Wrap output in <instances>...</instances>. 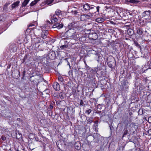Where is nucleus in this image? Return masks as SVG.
Returning <instances> with one entry per match:
<instances>
[{"label": "nucleus", "instance_id": "5", "mask_svg": "<svg viewBox=\"0 0 151 151\" xmlns=\"http://www.w3.org/2000/svg\"><path fill=\"white\" fill-rule=\"evenodd\" d=\"M12 76L15 79H17L20 77V72L18 70H14L12 72Z\"/></svg>", "mask_w": 151, "mask_h": 151}, {"label": "nucleus", "instance_id": "55", "mask_svg": "<svg viewBox=\"0 0 151 151\" xmlns=\"http://www.w3.org/2000/svg\"><path fill=\"white\" fill-rule=\"evenodd\" d=\"M26 72L25 71H24L23 73V77H24Z\"/></svg>", "mask_w": 151, "mask_h": 151}, {"label": "nucleus", "instance_id": "53", "mask_svg": "<svg viewBox=\"0 0 151 151\" xmlns=\"http://www.w3.org/2000/svg\"><path fill=\"white\" fill-rule=\"evenodd\" d=\"M100 19V18H97L96 19V21H100V22H102V20H101V19H100V20H99V19Z\"/></svg>", "mask_w": 151, "mask_h": 151}, {"label": "nucleus", "instance_id": "34", "mask_svg": "<svg viewBox=\"0 0 151 151\" xmlns=\"http://www.w3.org/2000/svg\"><path fill=\"white\" fill-rule=\"evenodd\" d=\"M146 131L145 134L146 135H148V136L151 135V129H148L147 131L146 130Z\"/></svg>", "mask_w": 151, "mask_h": 151}, {"label": "nucleus", "instance_id": "12", "mask_svg": "<svg viewBox=\"0 0 151 151\" xmlns=\"http://www.w3.org/2000/svg\"><path fill=\"white\" fill-rule=\"evenodd\" d=\"M53 87L56 91H58L60 89V85L57 82H54L53 83Z\"/></svg>", "mask_w": 151, "mask_h": 151}, {"label": "nucleus", "instance_id": "52", "mask_svg": "<svg viewBox=\"0 0 151 151\" xmlns=\"http://www.w3.org/2000/svg\"><path fill=\"white\" fill-rule=\"evenodd\" d=\"M99 8L100 7L99 6H97L96 7V8L98 12H99Z\"/></svg>", "mask_w": 151, "mask_h": 151}, {"label": "nucleus", "instance_id": "7", "mask_svg": "<svg viewBox=\"0 0 151 151\" xmlns=\"http://www.w3.org/2000/svg\"><path fill=\"white\" fill-rule=\"evenodd\" d=\"M84 62L86 65V70H87L88 72L90 71L92 72L95 73L98 70H100V69H98V68H95L94 69H93L87 66L85 61Z\"/></svg>", "mask_w": 151, "mask_h": 151}, {"label": "nucleus", "instance_id": "25", "mask_svg": "<svg viewBox=\"0 0 151 151\" xmlns=\"http://www.w3.org/2000/svg\"><path fill=\"white\" fill-rule=\"evenodd\" d=\"M150 11H146L144 12L143 13V15L144 17H145L146 16L149 15L150 14Z\"/></svg>", "mask_w": 151, "mask_h": 151}, {"label": "nucleus", "instance_id": "46", "mask_svg": "<svg viewBox=\"0 0 151 151\" xmlns=\"http://www.w3.org/2000/svg\"><path fill=\"white\" fill-rule=\"evenodd\" d=\"M58 80L61 82H62L64 81L63 79V78L61 76L59 77L58 78Z\"/></svg>", "mask_w": 151, "mask_h": 151}, {"label": "nucleus", "instance_id": "17", "mask_svg": "<svg viewBox=\"0 0 151 151\" xmlns=\"http://www.w3.org/2000/svg\"><path fill=\"white\" fill-rule=\"evenodd\" d=\"M96 50H91L88 51V52L89 54H94L96 55V54L98 53V52L97 51V50L96 49Z\"/></svg>", "mask_w": 151, "mask_h": 151}, {"label": "nucleus", "instance_id": "44", "mask_svg": "<svg viewBox=\"0 0 151 151\" xmlns=\"http://www.w3.org/2000/svg\"><path fill=\"white\" fill-rule=\"evenodd\" d=\"M95 6H93V5H91V7L90 6V10H91V9H94L95 11L96 10V9L95 8Z\"/></svg>", "mask_w": 151, "mask_h": 151}, {"label": "nucleus", "instance_id": "8", "mask_svg": "<svg viewBox=\"0 0 151 151\" xmlns=\"http://www.w3.org/2000/svg\"><path fill=\"white\" fill-rule=\"evenodd\" d=\"M48 56L50 59L53 60L54 59L55 57V52L53 51L49 52L48 54Z\"/></svg>", "mask_w": 151, "mask_h": 151}, {"label": "nucleus", "instance_id": "60", "mask_svg": "<svg viewBox=\"0 0 151 151\" xmlns=\"http://www.w3.org/2000/svg\"><path fill=\"white\" fill-rule=\"evenodd\" d=\"M65 109V108H64V109H63V111H64Z\"/></svg>", "mask_w": 151, "mask_h": 151}, {"label": "nucleus", "instance_id": "37", "mask_svg": "<svg viewBox=\"0 0 151 151\" xmlns=\"http://www.w3.org/2000/svg\"><path fill=\"white\" fill-rule=\"evenodd\" d=\"M37 39H38L39 40H38V41H37L36 42V43H35L36 47V46H37V44L38 43L41 42H42V41H43V40H41V38H37Z\"/></svg>", "mask_w": 151, "mask_h": 151}, {"label": "nucleus", "instance_id": "22", "mask_svg": "<svg viewBox=\"0 0 151 151\" xmlns=\"http://www.w3.org/2000/svg\"><path fill=\"white\" fill-rule=\"evenodd\" d=\"M127 32L129 36H132L134 33V31L132 29L129 28L127 30Z\"/></svg>", "mask_w": 151, "mask_h": 151}, {"label": "nucleus", "instance_id": "64", "mask_svg": "<svg viewBox=\"0 0 151 151\" xmlns=\"http://www.w3.org/2000/svg\"><path fill=\"white\" fill-rule=\"evenodd\" d=\"M10 67V66L9 67H8V68H9Z\"/></svg>", "mask_w": 151, "mask_h": 151}, {"label": "nucleus", "instance_id": "2", "mask_svg": "<svg viewBox=\"0 0 151 151\" xmlns=\"http://www.w3.org/2000/svg\"><path fill=\"white\" fill-rule=\"evenodd\" d=\"M88 37L91 40H95L98 38V36L96 33L94 31H91L89 34Z\"/></svg>", "mask_w": 151, "mask_h": 151}, {"label": "nucleus", "instance_id": "38", "mask_svg": "<svg viewBox=\"0 0 151 151\" xmlns=\"http://www.w3.org/2000/svg\"><path fill=\"white\" fill-rule=\"evenodd\" d=\"M54 0H47L46 2V3L47 5H49L51 4Z\"/></svg>", "mask_w": 151, "mask_h": 151}, {"label": "nucleus", "instance_id": "35", "mask_svg": "<svg viewBox=\"0 0 151 151\" xmlns=\"http://www.w3.org/2000/svg\"><path fill=\"white\" fill-rule=\"evenodd\" d=\"M65 95L62 93H60L59 94V97L61 99H64Z\"/></svg>", "mask_w": 151, "mask_h": 151}, {"label": "nucleus", "instance_id": "56", "mask_svg": "<svg viewBox=\"0 0 151 151\" xmlns=\"http://www.w3.org/2000/svg\"><path fill=\"white\" fill-rule=\"evenodd\" d=\"M17 151H24L23 149H21L20 150H19V149H17Z\"/></svg>", "mask_w": 151, "mask_h": 151}, {"label": "nucleus", "instance_id": "21", "mask_svg": "<svg viewBox=\"0 0 151 151\" xmlns=\"http://www.w3.org/2000/svg\"><path fill=\"white\" fill-rule=\"evenodd\" d=\"M19 3V1H17L16 2H14L12 5V8L13 9L17 6Z\"/></svg>", "mask_w": 151, "mask_h": 151}, {"label": "nucleus", "instance_id": "9", "mask_svg": "<svg viewBox=\"0 0 151 151\" xmlns=\"http://www.w3.org/2000/svg\"><path fill=\"white\" fill-rule=\"evenodd\" d=\"M48 34V31L46 30H43L41 33V36L43 39H45L47 38Z\"/></svg>", "mask_w": 151, "mask_h": 151}, {"label": "nucleus", "instance_id": "29", "mask_svg": "<svg viewBox=\"0 0 151 151\" xmlns=\"http://www.w3.org/2000/svg\"><path fill=\"white\" fill-rule=\"evenodd\" d=\"M27 56L26 55H25V56L24 57L23 59H22L21 62L22 63H26L27 62Z\"/></svg>", "mask_w": 151, "mask_h": 151}, {"label": "nucleus", "instance_id": "41", "mask_svg": "<svg viewBox=\"0 0 151 151\" xmlns=\"http://www.w3.org/2000/svg\"><path fill=\"white\" fill-rule=\"evenodd\" d=\"M65 60L66 61V63L67 65H69V66L70 68V67H70V63H69V62L68 61V58H65Z\"/></svg>", "mask_w": 151, "mask_h": 151}, {"label": "nucleus", "instance_id": "43", "mask_svg": "<svg viewBox=\"0 0 151 151\" xmlns=\"http://www.w3.org/2000/svg\"><path fill=\"white\" fill-rule=\"evenodd\" d=\"M128 133V131L126 130H125L123 134V135L122 137H124L125 135H126Z\"/></svg>", "mask_w": 151, "mask_h": 151}, {"label": "nucleus", "instance_id": "51", "mask_svg": "<svg viewBox=\"0 0 151 151\" xmlns=\"http://www.w3.org/2000/svg\"><path fill=\"white\" fill-rule=\"evenodd\" d=\"M148 121L149 123H151V116H150L148 118Z\"/></svg>", "mask_w": 151, "mask_h": 151}, {"label": "nucleus", "instance_id": "26", "mask_svg": "<svg viewBox=\"0 0 151 151\" xmlns=\"http://www.w3.org/2000/svg\"><path fill=\"white\" fill-rule=\"evenodd\" d=\"M87 122L88 124H91L93 122V118L92 117H90L87 118Z\"/></svg>", "mask_w": 151, "mask_h": 151}, {"label": "nucleus", "instance_id": "36", "mask_svg": "<svg viewBox=\"0 0 151 151\" xmlns=\"http://www.w3.org/2000/svg\"><path fill=\"white\" fill-rule=\"evenodd\" d=\"M60 36L61 38L64 39L66 38L65 32V33H62L60 34Z\"/></svg>", "mask_w": 151, "mask_h": 151}, {"label": "nucleus", "instance_id": "45", "mask_svg": "<svg viewBox=\"0 0 151 151\" xmlns=\"http://www.w3.org/2000/svg\"><path fill=\"white\" fill-rule=\"evenodd\" d=\"M96 55V56L97 57H98V59H97V60L99 62V60L100 59V58H101V56L100 55H99V54L98 53Z\"/></svg>", "mask_w": 151, "mask_h": 151}, {"label": "nucleus", "instance_id": "33", "mask_svg": "<svg viewBox=\"0 0 151 151\" xmlns=\"http://www.w3.org/2000/svg\"><path fill=\"white\" fill-rule=\"evenodd\" d=\"M112 124H113V123L112 122L111 124H109V128H110V129L111 133L112 131H114V128L112 125Z\"/></svg>", "mask_w": 151, "mask_h": 151}, {"label": "nucleus", "instance_id": "40", "mask_svg": "<svg viewBox=\"0 0 151 151\" xmlns=\"http://www.w3.org/2000/svg\"><path fill=\"white\" fill-rule=\"evenodd\" d=\"M80 106H85V104H84V102L82 100H81L80 103Z\"/></svg>", "mask_w": 151, "mask_h": 151}, {"label": "nucleus", "instance_id": "6", "mask_svg": "<svg viewBox=\"0 0 151 151\" xmlns=\"http://www.w3.org/2000/svg\"><path fill=\"white\" fill-rule=\"evenodd\" d=\"M56 104L58 106L60 107V109H61V107L65 106L66 103L64 100L58 101L56 102Z\"/></svg>", "mask_w": 151, "mask_h": 151}, {"label": "nucleus", "instance_id": "23", "mask_svg": "<svg viewBox=\"0 0 151 151\" xmlns=\"http://www.w3.org/2000/svg\"><path fill=\"white\" fill-rule=\"evenodd\" d=\"M107 62L108 65L109 67L110 68H112L113 66V64L114 63V62H113L112 63V62L111 61H110L109 59V58H108L107 59Z\"/></svg>", "mask_w": 151, "mask_h": 151}, {"label": "nucleus", "instance_id": "31", "mask_svg": "<svg viewBox=\"0 0 151 151\" xmlns=\"http://www.w3.org/2000/svg\"><path fill=\"white\" fill-rule=\"evenodd\" d=\"M17 49L16 47H12L11 49L10 48V52H15L17 51Z\"/></svg>", "mask_w": 151, "mask_h": 151}, {"label": "nucleus", "instance_id": "20", "mask_svg": "<svg viewBox=\"0 0 151 151\" xmlns=\"http://www.w3.org/2000/svg\"><path fill=\"white\" fill-rule=\"evenodd\" d=\"M125 1L128 3H131L134 4H137L139 2V1L136 0H126Z\"/></svg>", "mask_w": 151, "mask_h": 151}, {"label": "nucleus", "instance_id": "49", "mask_svg": "<svg viewBox=\"0 0 151 151\" xmlns=\"http://www.w3.org/2000/svg\"><path fill=\"white\" fill-rule=\"evenodd\" d=\"M53 107L52 105L51 104H50L49 106V107L48 108V109L49 110H51L53 109Z\"/></svg>", "mask_w": 151, "mask_h": 151}, {"label": "nucleus", "instance_id": "57", "mask_svg": "<svg viewBox=\"0 0 151 151\" xmlns=\"http://www.w3.org/2000/svg\"><path fill=\"white\" fill-rule=\"evenodd\" d=\"M34 25L33 24H30L29 25L28 27H32V26H34Z\"/></svg>", "mask_w": 151, "mask_h": 151}, {"label": "nucleus", "instance_id": "10", "mask_svg": "<svg viewBox=\"0 0 151 151\" xmlns=\"http://www.w3.org/2000/svg\"><path fill=\"white\" fill-rule=\"evenodd\" d=\"M79 35L77 34V33L75 32L74 30V33L72 34V36L71 37L70 39H73L75 40H80V38H79Z\"/></svg>", "mask_w": 151, "mask_h": 151}, {"label": "nucleus", "instance_id": "54", "mask_svg": "<svg viewBox=\"0 0 151 151\" xmlns=\"http://www.w3.org/2000/svg\"><path fill=\"white\" fill-rule=\"evenodd\" d=\"M129 114L130 115V116L129 117H131V118H132V116L131 115L132 114V112H129Z\"/></svg>", "mask_w": 151, "mask_h": 151}, {"label": "nucleus", "instance_id": "18", "mask_svg": "<svg viewBox=\"0 0 151 151\" xmlns=\"http://www.w3.org/2000/svg\"><path fill=\"white\" fill-rule=\"evenodd\" d=\"M81 144L79 142H76L74 144L75 148L77 150H79L80 149Z\"/></svg>", "mask_w": 151, "mask_h": 151}, {"label": "nucleus", "instance_id": "47", "mask_svg": "<svg viewBox=\"0 0 151 151\" xmlns=\"http://www.w3.org/2000/svg\"><path fill=\"white\" fill-rule=\"evenodd\" d=\"M1 139L3 141H5L6 139V137L4 135H2Z\"/></svg>", "mask_w": 151, "mask_h": 151}, {"label": "nucleus", "instance_id": "1", "mask_svg": "<svg viewBox=\"0 0 151 151\" xmlns=\"http://www.w3.org/2000/svg\"><path fill=\"white\" fill-rule=\"evenodd\" d=\"M52 24H53L52 28L56 29H60L63 27V24L62 23L60 24L57 22L58 19L55 15H53L51 18Z\"/></svg>", "mask_w": 151, "mask_h": 151}, {"label": "nucleus", "instance_id": "27", "mask_svg": "<svg viewBox=\"0 0 151 151\" xmlns=\"http://www.w3.org/2000/svg\"><path fill=\"white\" fill-rule=\"evenodd\" d=\"M74 22H72L69 23L68 26V30L70 29H72V28L73 27V26L74 25Z\"/></svg>", "mask_w": 151, "mask_h": 151}, {"label": "nucleus", "instance_id": "39", "mask_svg": "<svg viewBox=\"0 0 151 151\" xmlns=\"http://www.w3.org/2000/svg\"><path fill=\"white\" fill-rule=\"evenodd\" d=\"M91 109H88L86 111L85 113L87 114H89L90 113H91Z\"/></svg>", "mask_w": 151, "mask_h": 151}, {"label": "nucleus", "instance_id": "32", "mask_svg": "<svg viewBox=\"0 0 151 151\" xmlns=\"http://www.w3.org/2000/svg\"><path fill=\"white\" fill-rule=\"evenodd\" d=\"M34 145V144L32 143L29 144V146L30 149L32 150H33L34 148H35V147H32V145Z\"/></svg>", "mask_w": 151, "mask_h": 151}, {"label": "nucleus", "instance_id": "59", "mask_svg": "<svg viewBox=\"0 0 151 151\" xmlns=\"http://www.w3.org/2000/svg\"><path fill=\"white\" fill-rule=\"evenodd\" d=\"M111 59L115 61V59H114V58L113 57H111Z\"/></svg>", "mask_w": 151, "mask_h": 151}, {"label": "nucleus", "instance_id": "3", "mask_svg": "<svg viewBox=\"0 0 151 151\" xmlns=\"http://www.w3.org/2000/svg\"><path fill=\"white\" fill-rule=\"evenodd\" d=\"M74 29L68 30L65 32L66 38L68 39H71V37L72 36V34L74 33Z\"/></svg>", "mask_w": 151, "mask_h": 151}, {"label": "nucleus", "instance_id": "16", "mask_svg": "<svg viewBox=\"0 0 151 151\" xmlns=\"http://www.w3.org/2000/svg\"><path fill=\"white\" fill-rule=\"evenodd\" d=\"M64 41L65 42V44L62 45H61L60 46V48L61 49H64L65 48H66L68 47V42L67 41L65 40L64 41V40H62L61 41V42H63Z\"/></svg>", "mask_w": 151, "mask_h": 151}, {"label": "nucleus", "instance_id": "13", "mask_svg": "<svg viewBox=\"0 0 151 151\" xmlns=\"http://www.w3.org/2000/svg\"><path fill=\"white\" fill-rule=\"evenodd\" d=\"M80 19L81 21H84L89 19L87 14H85L81 15L80 17Z\"/></svg>", "mask_w": 151, "mask_h": 151}, {"label": "nucleus", "instance_id": "58", "mask_svg": "<svg viewBox=\"0 0 151 151\" xmlns=\"http://www.w3.org/2000/svg\"><path fill=\"white\" fill-rule=\"evenodd\" d=\"M33 135V134H32V133L30 134L29 135V138H30V137H31V135Z\"/></svg>", "mask_w": 151, "mask_h": 151}, {"label": "nucleus", "instance_id": "4", "mask_svg": "<svg viewBox=\"0 0 151 151\" xmlns=\"http://www.w3.org/2000/svg\"><path fill=\"white\" fill-rule=\"evenodd\" d=\"M132 121V119L131 117H127L126 118H124L123 119L122 122L125 125L127 126Z\"/></svg>", "mask_w": 151, "mask_h": 151}, {"label": "nucleus", "instance_id": "62", "mask_svg": "<svg viewBox=\"0 0 151 151\" xmlns=\"http://www.w3.org/2000/svg\"><path fill=\"white\" fill-rule=\"evenodd\" d=\"M37 46H38V47H39L40 46V45H37Z\"/></svg>", "mask_w": 151, "mask_h": 151}, {"label": "nucleus", "instance_id": "28", "mask_svg": "<svg viewBox=\"0 0 151 151\" xmlns=\"http://www.w3.org/2000/svg\"><path fill=\"white\" fill-rule=\"evenodd\" d=\"M40 0H35L34 1H32L30 4L29 5L30 6H33L35 4H36Z\"/></svg>", "mask_w": 151, "mask_h": 151}, {"label": "nucleus", "instance_id": "19", "mask_svg": "<svg viewBox=\"0 0 151 151\" xmlns=\"http://www.w3.org/2000/svg\"><path fill=\"white\" fill-rule=\"evenodd\" d=\"M134 44L135 45V46L138 48L139 49L140 52L142 53V52L141 46L139 44H138L137 42L135 41H134Z\"/></svg>", "mask_w": 151, "mask_h": 151}, {"label": "nucleus", "instance_id": "50", "mask_svg": "<svg viewBox=\"0 0 151 151\" xmlns=\"http://www.w3.org/2000/svg\"><path fill=\"white\" fill-rule=\"evenodd\" d=\"M95 124H96V126L95 127H96V126H98V120H96L95 121Z\"/></svg>", "mask_w": 151, "mask_h": 151}, {"label": "nucleus", "instance_id": "30", "mask_svg": "<svg viewBox=\"0 0 151 151\" xmlns=\"http://www.w3.org/2000/svg\"><path fill=\"white\" fill-rule=\"evenodd\" d=\"M29 0H24L22 3V6H25L27 4Z\"/></svg>", "mask_w": 151, "mask_h": 151}, {"label": "nucleus", "instance_id": "48", "mask_svg": "<svg viewBox=\"0 0 151 151\" xmlns=\"http://www.w3.org/2000/svg\"><path fill=\"white\" fill-rule=\"evenodd\" d=\"M71 12L73 13L75 15H76L77 13V12L76 10L73 11V10H72L71 11Z\"/></svg>", "mask_w": 151, "mask_h": 151}, {"label": "nucleus", "instance_id": "63", "mask_svg": "<svg viewBox=\"0 0 151 151\" xmlns=\"http://www.w3.org/2000/svg\"><path fill=\"white\" fill-rule=\"evenodd\" d=\"M39 50H40V49H39ZM40 50H42V51H43V50L42 49V50H40Z\"/></svg>", "mask_w": 151, "mask_h": 151}, {"label": "nucleus", "instance_id": "61", "mask_svg": "<svg viewBox=\"0 0 151 151\" xmlns=\"http://www.w3.org/2000/svg\"><path fill=\"white\" fill-rule=\"evenodd\" d=\"M20 119H19V118H18V119H17V120H19Z\"/></svg>", "mask_w": 151, "mask_h": 151}, {"label": "nucleus", "instance_id": "11", "mask_svg": "<svg viewBox=\"0 0 151 151\" xmlns=\"http://www.w3.org/2000/svg\"><path fill=\"white\" fill-rule=\"evenodd\" d=\"M136 31L137 34L139 35H142L143 32V29L141 27L136 28Z\"/></svg>", "mask_w": 151, "mask_h": 151}, {"label": "nucleus", "instance_id": "15", "mask_svg": "<svg viewBox=\"0 0 151 151\" xmlns=\"http://www.w3.org/2000/svg\"><path fill=\"white\" fill-rule=\"evenodd\" d=\"M122 86L125 87L126 89L128 88L129 86L127 81H123L122 83Z\"/></svg>", "mask_w": 151, "mask_h": 151}, {"label": "nucleus", "instance_id": "14", "mask_svg": "<svg viewBox=\"0 0 151 151\" xmlns=\"http://www.w3.org/2000/svg\"><path fill=\"white\" fill-rule=\"evenodd\" d=\"M83 8L84 10L88 11L90 10V6L89 4L87 3L83 5Z\"/></svg>", "mask_w": 151, "mask_h": 151}, {"label": "nucleus", "instance_id": "24", "mask_svg": "<svg viewBox=\"0 0 151 151\" xmlns=\"http://www.w3.org/2000/svg\"><path fill=\"white\" fill-rule=\"evenodd\" d=\"M55 14H54L53 15L56 16V17L57 18L58 17V15L60 14L61 13V11L59 10H57L55 12Z\"/></svg>", "mask_w": 151, "mask_h": 151}, {"label": "nucleus", "instance_id": "42", "mask_svg": "<svg viewBox=\"0 0 151 151\" xmlns=\"http://www.w3.org/2000/svg\"><path fill=\"white\" fill-rule=\"evenodd\" d=\"M94 14L93 13H89L88 14H87V16L88 17V18H89V17H92L93 16V14Z\"/></svg>", "mask_w": 151, "mask_h": 151}]
</instances>
